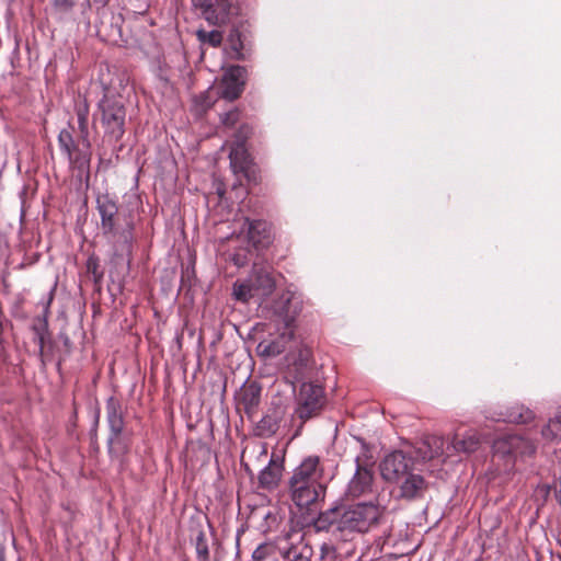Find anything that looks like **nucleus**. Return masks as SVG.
Returning a JSON list of instances; mask_svg holds the SVG:
<instances>
[{
  "mask_svg": "<svg viewBox=\"0 0 561 561\" xmlns=\"http://www.w3.org/2000/svg\"><path fill=\"white\" fill-rule=\"evenodd\" d=\"M383 511L373 502L334 506L320 513L316 526L320 530L335 527L342 533L365 534L379 525Z\"/></svg>",
  "mask_w": 561,
  "mask_h": 561,
  "instance_id": "nucleus-1",
  "label": "nucleus"
},
{
  "mask_svg": "<svg viewBox=\"0 0 561 561\" xmlns=\"http://www.w3.org/2000/svg\"><path fill=\"white\" fill-rule=\"evenodd\" d=\"M324 468L318 456H308L294 469L288 480V493L299 508H307L323 501L327 484L323 481Z\"/></svg>",
  "mask_w": 561,
  "mask_h": 561,
  "instance_id": "nucleus-2",
  "label": "nucleus"
},
{
  "mask_svg": "<svg viewBox=\"0 0 561 561\" xmlns=\"http://www.w3.org/2000/svg\"><path fill=\"white\" fill-rule=\"evenodd\" d=\"M96 209L101 218V231L113 245L116 255L130 252L134 222L130 216L119 210L117 202L107 193L96 197Z\"/></svg>",
  "mask_w": 561,
  "mask_h": 561,
  "instance_id": "nucleus-3",
  "label": "nucleus"
},
{
  "mask_svg": "<svg viewBox=\"0 0 561 561\" xmlns=\"http://www.w3.org/2000/svg\"><path fill=\"white\" fill-rule=\"evenodd\" d=\"M413 458L401 450L387 455L380 463L383 480L399 486V496L407 500L421 497L426 490L424 478L413 472Z\"/></svg>",
  "mask_w": 561,
  "mask_h": 561,
  "instance_id": "nucleus-4",
  "label": "nucleus"
},
{
  "mask_svg": "<svg viewBox=\"0 0 561 561\" xmlns=\"http://www.w3.org/2000/svg\"><path fill=\"white\" fill-rule=\"evenodd\" d=\"M276 287L274 271L268 265L254 264L249 278L233 284V296L237 300L248 302L252 298H267Z\"/></svg>",
  "mask_w": 561,
  "mask_h": 561,
  "instance_id": "nucleus-5",
  "label": "nucleus"
},
{
  "mask_svg": "<svg viewBox=\"0 0 561 561\" xmlns=\"http://www.w3.org/2000/svg\"><path fill=\"white\" fill-rule=\"evenodd\" d=\"M106 422L110 434L107 438V450L110 455L123 456L129 450V438L124 434L125 420L119 400L110 397L105 404Z\"/></svg>",
  "mask_w": 561,
  "mask_h": 561,
  "instance_id": "nucleus-6",
  "label": "nucleus"
},
{
  "mask_svg": "<svg viewBox=\"0 0 561 561\" xmlns=\"http://www.w3.org/2000/svg\"><path fill=\"white\" fill-rule=\"evenodd\" d=\"M100 122L110 141H119L125 134L126 108L121 100L104 95L99 102Z\"/></svg>",
  "mask_w": 561,
  "mask_h": 561,
  "instance_id": "nucleus-7",
  "label": "nucleus"
},
{
  "mask_svg": "<svg viewBox=\"0 0 561 561\" xmlns=\"http://www.w3.org/2000/svg\"><path fill=\"white\" fill-rule=\"evenodd\" d=\"M307 304L308 300L302 293L288 287L273 301L272 310L285 328L290 329L304 312Z\"/></svg>",
  "mask_w": 561,
  "mask_h": 561,
  "instance_id": "nucleus-8",
  "label": "nucleus"
},
{
  "mask_svg": "<svg viewBox=\"0 0 561 561\" xmlns=\"http://www.w3.org/2000/svg\"><path fill=\"white\" fill-rule=\"evenodd\" d=\"M58 145L73 169L80 172H89L92 157L90 140L80 138L76 142L71 131L62 129L58 135Z\"/></svg>",
  "mask_w": 561,
  "mask_h": 561,
  "instance_id": "nucleus-9",
  "label": "nucleus"
},
{
  "mask_svg": "<svg viewBox=\"0 0 561 561\" xmlns=\"http://www.w3.org/2000/svg\"><path fill=\"white\" fill-rule=\"evenodd\" d=\"M325 403L324 390L312 382H302L297 398L296 415L307 421L320 413Z\"/></svg>",
  "mask_w": 561,
  "mask_h": 561,
  "instance_id": "nucleus-10",
  "label": "nucleus"
},
{
  "mask_svg": "<svg viewBox=\"0 0 561 561\" xmlns=\"http://www.w3.org/2000/svg\"><path fill=\"white\" fill-rule=\"evenodd\" d=\"M286 379L295 385L297 382H305L313 371L312 352L310 348L301 346L298 350L290 352L286 356Z\"/></svg>",
  "mask_w": 561,
  "mask_h": 561,
  "instance_id": "nucleus-11",
  "label": "nucleus"
},
{
  "mask_svg": "<svg viewBox=\"0 0 561 561\" xmlns=\"http://www.w3.org/2000/svg\"><path fill=\"white\" fill-rule=\"evenodd\" d=\"M493 450L497 455L524 457L536 451L535 443L520 434H507L493 442Z\"/></svg>",
  "mask_w": 561,
  "mask_h": 561,
  "instance_id": "nucleus-12",
  "label": "nucleus"
},
{
  "mask_svg": "<svg viewBox=\"0 0 561 561\" xmlns=\"http://www.w3.org/2000/svg\"><path fill=\"white\" fill-rule=\"evenodd\" d=\"M204 19L214 25H225L238 13L237 5L231 0H197Z\"/></svg>",
  "mask_w": 561,
  "mask_h": 561,
  "instance_id": "nucleus-13",
  "label": "nucleus"
},
{
  "mask_svg": "<svg viewBox=\"0 0 561 561\" xmlns=\"http://www.w3.org/2000/svg\"><path fill=\"white\" fill-rule=\"evenodd\" d=\"M245 68L242 66H231L227 69L222 78L221 96L226 100L233 101L238 99L244 87Z\"/></svg>",
  "mask_w": 561,
  "mask_h": 561,
  "instance_id": "nucleus-14",
  "label": "nucleus"
},
{
  "mask_svg": "<svg viewBox=\"0 0 561 561\" xmlns=\"http://www.w3.org/2000/svg\"><path fill=\"white\" fill-rule=\"evenodd\" d=\"M54 299V290H50L45 299L41 301L43 306V312L41 316H37L33 320L32 331L35 334L36 342L38 344L39 354L43 355L44 346L47 336L49 335L48 331V318L50 314V305Z\"/></svg>",
  "mask_w": 561,
  "mask_h": 561,
  "instance_id": "nucleus-15",
  "label": "nucleus"
},
{
  "mask_svg": "<svg viewBox=\"0 0 561 561\" xmlns=\"http://www.w3.org/2000/svg\"><path fill=\"white\" fill-rule=\"evenodd\" d=\"M262 388L256 381L244 383L238 393L239 407L249 417H253L261 402Z\"/></svg>",
  "mask_w": 561,
  "mask_h": 561,
  "instance_id": "nucleus-16",
  "label": "nucleus"
},
{
  "mask_svg": "<svg viewBox=\"0 0 561 561\" xmlns=\"http://www.w3.org/2000/svg\"><path fill=\"white\" fill-rule=\"evenodd\" d=\"M245 224L248 225L249 241L254 248L264 249L272 243V228L267 221L261 219L250 220L245 218Z\"/></svg>",
  "mask_w": 561,
  "mask_h": 561,
  "instance_id": "nucleus-17",
  "label": "nucleus"
},
{
  "mask_svg": "<svg viewBox=\"0 0 561 561\" xmlns=\"http://www.w3.org/2000/svg\"><path fill=\"white\" fill-rule=\"evenodd\" d=\"M230 165L232 171L243 174L247 179H251L252 160L242 141H233L229 152Z\"/></svg>",
  "mask_w": 561,
  "mask_h": 561,
  "instance_id": "nucleus-18",
  "label": "nucleus"
},
{
  "mask_svg": "<svg viewBox=\"0 0 561 561\" xmlns=\"http://www.w3.org/2000/svg\"><path fill=\"white\" fill-rule=\"evenodd\" d=\"M374 492V473L373 470L364 468L356 469L353 478L347 485V494L351 497H359L371 494Z\"/></svg>",
  "mask_w": 561,
  "mask_h": 561,
  "instance_id": "nucleus-19",
  "label": "nucleus"
},
{
  "mask_svg": "<svg viewBox=\"0 0 561 561\" xmlns=\"http://www.w3.org/2000/svg\"><path fill=\"white\" fill-rule=\"evenodd\" d=\"M283 466L270 460L268 465L259 473L260 488L272 491L278 486L282 478Z\"/></svg>",
  "mask_w": 561,
  "mask_h": 561,
  "instance_id": "nucleus-20",
  "label": "nucleus"
},
{
  "mask_svg": "<svg viewBox=\"0 0 561 561\" xmlns=\"http://www.w3.org/2000/svg\"><path fill=\"white\" fill-rule=\"evenodd\" d=\"M480 437L476 431L470 430L460 438L459 434H455L451 447L456 453H472L478 449Z\"/></svg>",
  "mask_w": 561,
  "mask_h": 561,
  "instance_id": "nucleus-21",
  "label": "nucleus"
},
{
  "mask_svg": "<svg viewBox=\"0 0 561 561\" xmlns=\"http://www.w3.org/2000/svg\"><path fill=\"white\" fill-rule=\"evenodd\" d=\"M227 54L229 58L244 60L247 58L245 45L238 28H232L227 39Z\"/></svg>",
  "mask_w": 561,
  "mask_h": 561,
  "instance_id": "nucleus-22",
  "label": "nucleus"
},
{
  "mask_svg": "<svg viewBox=\"0 0 561 561\" xmlns=\"http://www.w3.org/2000/svg\"><path fill=\"white\" fill-rule=\"evenodd\" d=\"M533 419L534 412L523 404H514L507 408L502 415V420L510 423H528Z\"/></svg>",
  "mask_w": 561,
  "mask_h": 561,
  "instance_id": "nucleus-23",
  "label": "nucleus"
},
{
  "mask_svg": "<svg viewBox=\"0 0 561 561\" xmlns=\"http://www.w3.org/2000/svg\"><path fill=\"white\" fill-rule=\"evenodd\" d=\"M75 112L78 122V130L82 140L89 139V104L85 100L76 103Z\"/></svg>",
  "mask_w": 561,
  "mask_h": 561,
  "instance_id": "nucleus-24",
  "label": "nucleus"
},
{
  "mask_svg": "<svg viewBox=\"0 0 561 561\" xmlns=\"http://www.w3.org/2000/svg\"><path fill=\"white\" fill-rule=\"evenodd\" d=\"M423 445L426 448L423 451L424 459H433L444 454L445 440L439 435H427L423 440Z\"/></svg>",
  "mask_w": 561,
  "mask_h": 561,
  "instance_id": "nucleus-25",
  "label": "nucleus"
},
{
  "mask_svg": "<svg viewBox=\"0 0 561 561\" xmlns=\"http://www.w3.org/2000/svg\"><path fill=\"white\" fill-rule=\"evenodd\" d=\"M356 439L360 445V453L355 457L356 469L371 470L375 463L371 450L364 439Z\"/></svg>",
  "mask_w": 561,
  "mask_h": 561,
  "instance_id": "nucleus-26",
  "label": "nucleus"
},
{
  "mask_svg": "<svg viewBox=\"0 0 561 561\" xmlns=\"http://www.w3.org/2000/svg\"><path fill=\"white\" fill-rule=\"evenodd\" d=\"M195 34L202 45H209L215 48L219 47L224 41V33L218 30L205 31L199 28Z\"/></svg>",
  "mask_w": 561,
  "mask_h": 561,
  "instance_id": "nucleus-27",
  "label": "nucleus"
},
{
  "mask_svg": "<svg viewBox=\"0 0 561 561\" xmlns=\"http://www.w3.org/2000/svg\"><path fill=\"white\" fill-rule=\"evenodd\" d=\"M257 353L263 357H275L285 351V345L279 340L262 341L257 344Z\"/></svg>",
  "mask_w": 561,
  "mask_h": 561,
  "instance_id": "nucleus-28",
  "label": "nucleus"
},
{
  "mask_svg": "<svg viewBox=\"0 0 561 561\" xmlns=\"http://www.w3.org/2000/svg\"><path fill=\"white\" fill-rule=\"evenodd\" d=\"M541 435L547 440H561V412L542 428Z\"/></svg>",
  "mask_w": 561,
  "mask_h": 561,
  "instance_id": "nucleus-29",
  "label": "nucleus"
},
{
  "mask_svg": "<svg viewBox=\"0 0 561 561\" xmlns=\"http://www.w3.org/2000/svg\"><path fill=\"white\" fill-rule=\"evenodd\" d=\"M195 550L198 561H209L208 540L203 530H199L196 535Z\"/></svg>",
  "mask_w": 561,
  "mask_h": 561,
  "instance_id": "nucleus-30",
  "label": "nucleus"
},
{
  "mask_svg": "<svg viewBox=\"0 0 561 561\" xmlns=\"http://www.w3.org/2000/svg\"><path fill=\"white\" fill-rule=\"evenodd\" d=\"M311 548L305 546L301 550L291 549L288 551L287 561H310Z\"/></svg>",
  "mask_w": 561,
  "mask_h": 561,
  "instance_id": "nucleus-31",
  "label": "nucleus"
},
{
  "mask_svg": "<svg viewBox=\"0 0 561 561\" xmlns=\"http://www.w3.org/2000/svg\"><path fill=\"white\" fill-rule=\"evenodd\" d=\"M240 121V111L234 108L224 114L221 122L227 127H233Z\"/></svg>",
  "mask_w": 561,
  "mask_h": 561,
  "instance_id": "nucleus-32",
  "label": "nucleus"
},
{
  "mask_svg": "<svg viewBox=\"0 0 561 561\" xmlns=\"http://www.w3.org/2000/svg\"><path fill=\"white\" fill-rule=\"evenodd\" d=\"M271 548L267 545H260L252 553L251 561H266Z\"/></svg>",
  "mask_w": 561,
  "mask_h": 561,
  "instance_id": "nucleus-33",
  "label": "nucleus"
},
{
  "mask_svg": "<svg viewBox=\"0 0 561 561\" xmlns=\"http://www.w3.org/2000/svg\"><path fill=\"white\" fill-rule=\"evenodd\" d=\"M250 134H251L250 126L247 124H243L237 130V133L234 135V138H236L234 141H242V144L245 145V140L248 139Z\"/></svg>",
  "mask_w": 561,
  "mask_h": 561,
  "instance_id": "nucleus-34",
  "label": "nucleus"
},
{
  "mask_svg": "<svg viewBox=\"0 0 561 561\" xmlns=\"http://www.w3.org/2000/svg\"><path fill=\"white\" fill-rule=\"evenodd\" d=\"M87 268L89 272H91L95 278H100L102 275L98 273V268H99V263H98V259L95 257H89L88 262H87Z\"/></svg>",
  "mask_w": 561,
  "mask_h": 561,
  "instance_id": "nucleus-35",
  "label": "nucleus"
},
{
  "mask_svg": "<svg viewBox=\"0 0 561 561\" xmlns=\"http://www.w3.org/2000/svg\"><path fill=\"white\" fill-rule=\"evenodd\" d=\"M328 556H331L332 558H334L335 548L332 545L323 543L321 546V557L325 558Z\"/></svg>",
  "mask_w": 561,
  "mask_h": 561,
  "instance_id": "nucleus-36",
  "label": "nucleus"
},
{
  "mask_svg": "<svg viewBox=\"0 0 561 561\" xmlns=\"http://www.w3.org/2000/svg\"><path fill=\"white\" fill-rule=\"evenodd\" d=\"M75 0H55V7L61 10H69L73 5Z\"/></svg>",
  "mask_w": 561,
  "mask_h": 561,
  "instance_id": "nucleus-37",
  "label": "nucleus"
},
{
  "mask_svg": "<svg viewBox=\"0 0 561 561\" xmlns=\"http://www.w3.org/2000/svg\"><path fill=\"white\" fill-rule=\"evenodd\" d=\"M99 421H100V412L96 411L95 413V420H94V426L96 427L99 425Z\"/></svg>",
  "mask_w": 561,
  "mask_h": 561,
  "instance_id": "nucleus-38",
  "label": "nucleus"
},
{
  "mask_svg": "<svg viewBox=\"0 0 561 561\" xmlns=\"http://www.w3.org/2000/svg\"><path fill=\"white\" fill-rule=\"evenodd\" d=\"M0 561H5L4 553L2 550H0Z\"/></svg>",
  "mask_w": 561,
  "mask_h": 561,
  "instance_id": "nucleus-39",
  "label": "nucleus"
}]
</instances>
